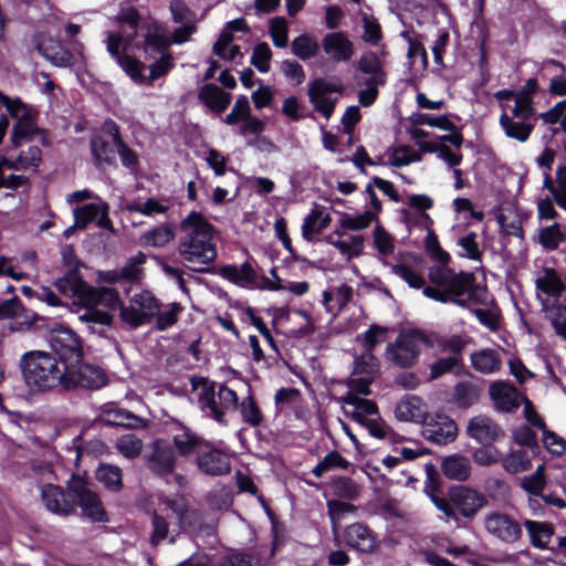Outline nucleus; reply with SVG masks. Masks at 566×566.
<instances>
[{
    "label": "nucleus",
    "instance_id": "obj_1",
    "mask_svg": "<svg viewBox=\"0 0 566 566\" xmlns=\"http://www.w3.org/2000/svg\"><path fill=\"white\" fill-rule=\"evenodd\" d=\"M180 231L177 247L179 256L191 271L207 272L206 266L218 256L213 227L201 213L192 211L180 222Z\"/></svg>",
    "mask_w": 566,
    "mask_h": 566
},
{
    "label": "nucleus",
    "instance_id": "obj_2",
    "mask_svg": "<svg viewBox=\"0 0 566 566\" xmlns=\"http://www.w3.org/2000/svg\"><path fill=\"white\" fill-rule=\"evenodd\" d=\"M67 365L44 350L24 353L19 359V368L25 385L35 391L64 389Z\"/></svg>",
    "mask_w": 566,
    "mask_h": 566
},
{
    "label": "nucleus",
    "instance_id": "obj_3",
    "mask_svg": "<svg viewBox=\"0 0 566 566\" xmlns=\"http://www.w3.org/2000/svg\"><path fill=\"white\" fill-rule=\"evenodd\" d=\"M429 280L434 286H426L423 294L434 301L451 302L459 306H467L472 296L473 274L454 272L448 266H431Z\"/></svg>",
    "mask_w": 566,
    "mask_h": 566
},
{
    "label": "nucleus",
    "instance_id": "obj_4",
    "mask_svg": "<svg viewBox=\"0 0 566 566\" xmlns=\"http://www.w3.org/2000/svg\"><path fill=\"white\" fill-rule=\"evenodd\" d=\"M190 384L192 389L198 392L201 411L217 422L224 423L226 415L237 409L239 398L233 389L224 385L217 388L213 381L205 377H192Z\"/></svg>",
    "mask_w": 566,
    "mask_h": 566
},
{
    "label": "nucleus",
    "instance_id": "obj_5",
    "mask_svg": "<svg viewBox=\"0 0 566 566\" xmlns=\"http://www.w3.org/2000/svg\"><path fill=\"white\" fill-rule=\"evenodd\" d=\"M55 287L64 295L75 298V304L103 305L113 308L119 302L118 292L111 287H94L87 284L75 270L55 281Z\"/></svg>",
    "mask_w": 566,
    "mask_h": 566
},
{
    "label": "nucleus",
    "instance_id": "obj_6",
    "mask_svg": "<svg viewBox=\"0 0 566 566\" xmlns=\"http://www.w3.org/2000/svg\"><path fill=\"white\" fill-rule=\"evenodd\" d=\"M434 506L441 511L448 520L458 522L459 516L473 520L478 512L488 505V499L481 492L467 488L455 486L449 491V499L430 494Z\"/></svg>",
    "mask_w": 566,
    "mask_h": 566
},
{
    "label": "nucleus",
    "instance_id": "obj_7",
    "mask_svg": "<svg viewBox=\"0 0 566 566\" xmlns=\"http://www.w3.org/2000/svg\"><path fill=\"white\" fill-rule=\"evenodd\" d=\"M428 343L427 336L419 331L405 332L387 345L385 357L397 367L409 368L417 363L422 347Z\"/></svg>",
    "mask_w": 566,
    "mask_h": 566
},
{
    "label": "nucleus",
    "instance_id": "obj_8",
    "mask_svg": "<svg viewBox=\"0 0 566 566\" xmlns=\"http://www.w3.org/2000/svg\"><path fill=\"white\" fill-rule=\"evenodd\" d=\"M161 302L148 290L134 294L128 304H120L119 317L132 328L149 324L158 314Z\"/></svg>",
    "mask_w": 566,
    "mask_h": 566
},
{
    "label": "nucleus",
    "instance_id": "obj_9",
    "mask_svg": "<svg viewBox=\"0 0 566 566\" xmlns=\"http://www.w3.org/2000/svg\"><path fill=\"white\" fill-rule=\"evenodd\" d=\"M107 382V374L102 367L81 359L77 364L67 365L64 390H98Z\"/></svg>",
    "mask_w": 566,
    "mask_h": 566
},
{
    "label": "nucleus",
    "instance_id": "obj_10",
    "mask_svg": "<svg viewBox=\"0 0 566 566\" xmlns=\"http://www.w3.org/2000/svg\"><path fill=\"white\" fill-rule=\"evenodd\" d=\"M67 489L76 502V507H81L83 517L90 520L91 522L107 521L106 512L103 507L98 494L93 491L84 480L80 478H73L69 482Z\"/></svg>",
    "mask_w": 566,
    "mask_h": 566
},
{
    "label": "nucleus",
    "instance_id": "obj_11",
    "mask_svg": "<svg viewBox=\"0 0 566 566\" xmlns=\"http://www.w3.org/2000/svg\"><path fill=\"white\" fill-rule=\"evenodd\" d=\"M9 114L17 120L11 133V143L15 148L35 135L41 136L42 145H49L46 133L36 127L31 111L20 99L17 98L13 106L9 107Z\"/></svg>",
    "mask_w": 566,
    "mask_h": 566
},
{
    "label": "nucleus",
    "instance_id": "obj_12",
    "mask_svg": "<svg viewBox=\"0 0 566 566\" xmlns=\"http://www.w3.org/2000/svg\"><path fill=\"white\" fill-rule=\"evenodd\" d=\"M483 526L486 533L505 544H514L522 538V526L511 515L493 511L483 518Z\"/></svg>",
    "mask_w": 566,
    "mask_h": 566
},
{
    "label": "nucleus",
    "instance_id": "obj_13",
    "mask_svg": "<svg viewBox=\"0 0 566 566\" xmlns=\"http://www.w3.org/2000/svg\"><path fill=\"white\" fill-rule=\"evenodd\" d=\"M50 346L62 365L71 366L82 359L83 350L80 338L71 329H54L50 336Z\"/></svg>",
    "mask_w": 566,
    "mask_h": 566
},
{
    "label": "nucleus",
    "instance_id": "obj_14",
    "mask_svg": "<svg viewBox=\"0 0 566 566\" xmlns=\"http://www.w3.org/2000/svg\"><path fill=\"white\" fill-rule=\"evenodd\" d=\"M344 86L338 80L316 78L308 84V98L314 109L326 119L333 115L337 98L328 96L329 93H342Z\"/></svg>",
    "mask_w": 566,
    "mask_h": 566
},
{
    "label": "nucleus",
    "instance_id": "obj_15",
    "mask_svg": "<svg viewBox=\"0 0 566 566\" xmlns=\"http://www.w3.org/2000/svg\"><path fill=\"white\" fill-rule=\"evenodd\" d=\"M41 501L49 512L59 516H70L76 511V502L70 490L66 493L63 488L52 482H46L41 488Z\"/></svg>",
    "mask_w": 566,
    "mask_h": 566
},
{
    "label": "nucleus",
    "instance_id": "obj_16",
    "mask_svg": "<svg viewBox=\"0 0 566 566\" xmlns=\"http://www.w3.org/2000/svg\"><path fill=\"white\" fill-rule=\"evenodd\" d=\"M129 40L130 38H107V50L127 75L134 81L143 82L145 65L129 55Z\"/></svg>",
    "mask_w": 566,
    "mask_h": 566
},
{
    "label": "nucleus",
    "instance_id": "obj_17",
    "mask_svg": "<svg viewBox=\"0 0 566 566\" xmlns=\"http://www.w3.org/2000/svg\"><path fill=\"white\" fill-rule=\"evenodd\" d=\"M197 465L207 475L220 476L230 473L231 459L228 453L206 442L197 454Z\"/></svg>",
    "mask_w": 566,
    "mask_h": 566
},
{
    "label": "nucleus",
    "instance_id": "obj_18",
    "mask_svg": "<svg viewBox=\"0 0 566 566\" xmlns=\"http://www.w3.org/2000/svg\"><path fill=\"white\" fill-rule=\"evenodd\" d=\"M148 469L157 475L171 473L176 465V455L172 447L164 441H155L145 455Z\"/></svg>",
    "mask_w": 566,
    "mask_h": 566
},
{
    "label": "nucleus",
    "instance_id": "obj_19",
    "mask_svg": "<svg viewBox=\"0 0 566 566\" xmlns=\"http://www.w3.org/2000/svg\"><path fill=\"white\" fill-rule=\"evenodd\" d=\"M467 433L482 446H491L505 436L504 430L493 419L483 415L469 420Z\"/></svg>",
    "mask_w": 566,
    "mask_h": 566
},
{
    "label": "nucleus",
    "instance_id": "obj_20",
    "mask_svg": "<svg viewBox=\"0 0 566 566\" xmlns=\"http://www.w3.org/2000/svg\"><path fill=\"white\" fill-rule=\"evenodd\" d=\"M343 537L348 547L363 554H373L378 547L376 534L360 522L347 525Z\"/></svg>",
    "mask_w": 566,
    "mask_h": 566
},
{
    "label": "nucleus",
    "instance_id": "obj_21",
    "mask_svg": "<svg viewBox=\"0 0 566 566\" xmlns=\"http://www.w3.org/2000/svg\"><path fill=\"white\" fill-rule=\"evenodd\" d=\"M422 434L437 444H447L457 438L458 427L450 417L437 415L436 418L427 419Z\"/></svg>",
    "mask_w": 566,
    "mask_h": 566
},
{
    "label": "nucleus",
    "instance_id": "obj_22",
    "mask_svg": "<svg viewBox=\"0 0 566 566\" xmlns=\"http://www.w3.org/2000/svg\"><path fill=\"white\" fill-rule=\"evenodd\" d=\"M219 274L223 279L242 287L265 289V277L259 276L250 262H245L241 265L228 264L221 266L219 269Z\"/></svg>",
    "mask_w": 566,
    "mask_h": 566
},
{
    "label": "nucleus",
    "instance_id": "obj_23",
    "mask_svg": "<svg viewBox=\"0 0 566 566\" xmlns=\"http://www.w3.org/2000/svg\"><path fill=\"white\" fill-rule=\"evenodd\" d=\"M98 421L106 426H119L125 428L146 427V421L143 418L114 403L102 406Z\"/></svg>",
    "mask_w": 566,
    "mask_h": 566
},
{
    "label": "nucleus",
    "instance_id": "obj_24",
    "mask_svg": "<svg viewBox=\"0 0 566 566\" xmlns=\"http://www.w3.org/2000/svg\"><path fill=\"white\" fill-rule=\"evenodd\" d=\"M395 416L400 421L416 423H424L429 418L427 405L417 396L401 399L395 408Z\"/></svg>",
    "mask_w": 566,
    "mask_h": 566
},
{
    "label": "nucleus",
    "instance_id": "obj_25",
    "mask_svg": "<svg viewBox=\"0 0 566 566\" xmlns=\"http://www.w3.org/2000/svg\"><path fill=\"white\" fill-rule=\"evenodd\" d=\"M81 311L77 312V319L92 333L103 335L106 327L113 323L114 316L108 312L98 310V305L77 304Z\"/></svg>",
    "mask_w": 566,
    "mask_h": 566
},
{
    "label": "nucleus",
    "instance_id": "obj_26",
    "mask_svg": "<svg viewBox=\"0 0 566 566\" xmlns=\"http://www.w3.org/2000/svg\"><path fill=\"white\" fill-rule=\"evenodd\" d=\"M170 11L174 21L180 24L170 35H192L197 32V15L182 0H172Z\"/></svg>",
    "mask_w": 566,
    "mask_h": 566
},
{
    "label": "nucleus",
    "instance_id": "obj_27",
    "mask_svg": "<svg viewBox=\"0 0 566 566\" xmlns=\"http://www.w3.org/2000/svg\"><path fill=\"white\" fill-rule=\"evenodd\" d=\"M339 401L344 406L352 408L345 412L359 424L369 419L371 416H377L378 413V408L374 401L360 398L353 392L345 394L339 398Z\"/></svg>",
    "mask_w": 566,
    "mask_h": 566
},
{
    "label": "nucleus",
    "instance_id": "obj_28",
    "mask_svg": "<svg viewBox=\"0 0 566 566\" xmlns=\"http://www.w3.org/2000/svg\"><path fill=\"white\" fill-rule=\"evenodd\" d=\"M490 397L496 409L510 412L520 406L517 390L502 381L493 382L489 388Z\"/></svg>",
    "mask_w": 566,
    "mask_h": 566
},
{
    "label": "nucleus",
    "instance_id": "obj_29",
    "mask_svg": "<svg viewBox=\"0 0 566 566\" xmlns=\"http://www.w3.org/2000/svg\"><path fill=\"white\" fill-rule=\"evenodd\" d=\"M441 470L446 478L464 482L470 479L472 473L471 461L462 454H452L443 459Z\"/></svg>",
    "mask_w": 566,
    "mask_h": 566
},
{
    "label": "nucleus",
    "instance_id": "obj_30",
    "mask_svg": "<svg viewBox=\"0 0 566 566\" xmlns=\"http://www.w3.org/2000/svg\"><path fill=\"white\" fill-rule=\"evenodd\" d=\"M199 101L214 113H222L231 102V95L216 84H206L199 88Z\"/></svg>",
    "mask_w": 566,
    "mask_h": 566
},
{
    "label": "nucleus",
    "instance_id": "obj_31",
    "mask_svg": "<svg viewBox=\"0 0 566 566\" xmlns=\"http://www.w3.org/2000/svg\"><path fill=\"white\" fill-rule=\"evenodd\" d=\"M534 119H515L506 114H501L500 125L509 138L526 142L534 129Z\"/></svg>",
    "mask_w": 566,
    "mask_h": 566
},
{
    "label": "nucleus",
    "instance_id": "obj_32",
    "mask_svg": "<svg viewBox=\"0 0 566 566\" xmlns=\"http://www.w3.org/2000/svg\"><path fill=\"white\" fill-rule=\"evenodd\" d=\"M472 367L481 374H494L501 369L502 360L500 354L491 348H484L471 354Z\"/></svg>",
    "mask_w": 566,
    "mask_h": 566
},
{
    "label": "nucleus",
    "instance_id": "obj_33",
    "mask_svg": "<svg viewBox=\"0 0 566 566\" xmlns=\"http://www.w3.org/2000/svg\"><path fill=\"white\" fill-rule=\"evenodd\" d=\"M38 49L43 56L57 66H67L72 63V53L60 46L57 38H44L38 43Z\"/></svg>",
    "mask_w": 566,
    "mask_h": 566
},
{
    "label": "nucleus",
    "instance_id": "obj_34",
    "mask_svg": "<svg viewBox=\"0 0 566 566\" xmlns=\"http://www.w3.org/2000/svg\"><path fill=\"white\" fill-rule=\"evenodd\" d=\"M502 114L512 116L515 119H534L535 111L533 108V98H528L526 94L518 93L512 103L501 104Z\"/></svg>",
    "mask_w": 566,
    "mask_h": 566
},
{
    "label": "nucleus",
    "instance_id": "obj_35",
    "mask_svg": "<svg viewBox=\"0 0 566 566\" xmlns=\"http://www.w3.org/2000/svg\"><path fill=\"white\" fill-rule=\"evenodd\" d=\"M174 446L180 455L198 454L206 441L187 428L174 434Z\"/></svg>",
    "mask_w": 566,
    "mask_h": 566
},
{
    "label": "nucleus",
    "instance_id": "obj_36",
    "mask_svg": "<svg viewBox=\"0 0 566 566\" xmlns=\"http://www.w3.org/2000/svg\"><path fill=\"white\" fill-rule=\"evenodd\" d=\"M159 511L161 514L170 511L171 515L176 517L178 525L181 526L185 522L189 506L182 495H159L158 496Z\"/></svg>",
    "mask_w": 566,
    "mask_h": 566
},
{
    "label": "nucleus",
    "instance_id": "obj_37",
    "mask_svg": "<svg viewBox=\"0 0 566 566\" xmlns=\"http://www.w3.org/2000/svg\"><path fill=\"white\" fill-rule=\"evenodd\" d=\"M331 216L324 214L322 210H312L303 220L302 235L306 241H312L313 235L322 232L331 223Z\"/></svg>",
    "mask_w": 566,
    "mask_h": 566
},
{
    "label": "nucleus",
    "instance_id": "obj_38",
    "mask_svg": "<svg viewBox=\"0 0 566 566\" xmlns=\"http://www.w3.org/2000/svg\"><path fill=\"white\" fill-rule=\"evenodd\" d=\"M501 463L509 474H518L532 468V460L523 449L511 450L506 455H502Z\"/></svg>",
    "mask_w": 566,
    "mask_h": 566
},
{
    "label": "nucleus",
    "instance_id": "obj_39",
    "mask_svg": "<svg viewBox=\"0 0 566 566\" xmlns=\"http://www.w3.org/2000/svg\"><path fill=\"white\" fill-rule=\"evenodd\" d=\"M482 389L471 381H462L454 387L453 400L458 407L467 409L476 403L481 397Z\"/></svg>",
    "mask_w": 566,
    "mask_h": 566
},
{
    "label": "nucleus",
    "instance_id": "obj_40",
    "mask_svg": "<svg viewBox=\"0 0 566 566\" xmlns=\"http://www.w3.org/2000/svg\"><path fill=\"white\" fill-rule=\"evenodd\" d=\"M525 527L533 546L537 548L547 547L554 534L553 526L549 523L527 520L525 521Z\"/></svg>",
    "mask_w": 566,
    "mask_h": 566
},
{
    "label": "nucleus",
    "instance_id": "obj_41",
    "mask_svg": "<svg viewBox=\"0 0 566 566\" xmlns=\"http://www.w3.org/2000/svg\"><path fill=\"white\" fill-rule=\"evenodd\" d=\"M146 262V255L143 252H138L134 256L129 258L127 262L119 268V273L123 281L133 284H139L144 276V264Z\"/></svg>",
    "mask_w": 566,
    "mask_h": 566
},
{
    "label": "nucleus",
    "instance_id": "obj_42",
    "mask_svg": "<svg viewBox=\"0 0 566 566\" xmlns=\"http://www.w3.org/2000/svg\"><path fill=\"white\" fill-rule=\"evenodd\" d=\"M323 48L335 61H346L353 55V46L347 38H324Z\"/></svg>",
    "mask_w": 566,
    "mask_h": 566
},
{
    "label": "nucleus",
    "instance_id": "obj_43",
    "mask_svg": "<svg viewBox=\"0 0 566 566\" xmlns=\"http://www.w3.org/2000/svg\"><path fill=\"white\" fill-rule=\"evenodd\" d=\"M104 129L112 136L113 144L117 148L123 165L126 167L134 166L137 163V155L123 142L116 124L112 120L106 122Z\"/></svg>",
    "mask_w": 566,
    "mask_h": 566
},
{
    "label": "nucleus",
    "instance_id": "obj_44",
    "mask_svg": "<svg viewBox=\"0 0 566 566\" xmlns=\"http://www.w3.org/2000/svg\"><path fill=\"white\" fill-rule=\"evenodd\" d=\"M174 238V230L167 224H161L143 233V235L140 237V242L144 245L163 248L166 247L169 242H171Z\"/></svg>",
    "mask_w": 566,
    "mask_h": 566
},
{
    "label": "nucleus",
    "instance_id": "obj_45",
    "mask_svg": "<svg viewBox=\"0 0 566 566\" xmlns=\"http://www.w3.org/2000/svg\"><path fill=\"white\" fill-rule=\"evenodd\" d=\"M538 291L551 295L559 296L565 289L559 275L553 269H545L544 274L535 281Z\"/></svg>",
    "mask_w": 566,
    "mask_h": 566
},
{
    "label": "nucleus",
    "instance_id": "obj_46",
    "mask_svg": "<svg viewBox=\"0 0 566 566\" xmlns=\"http://www.w3.org/2000/svg\"><path fill=\"white\" fill-rule=\"evenodd\" d=\"M359 70L367 74L366 80L374 81V83H385L386 74L381 70V64L375 53H366L358 61Z\"/></svg>",
    "mask_w": 566,
    "mask_h": 566
},
{
    "label": "nucleus",
    "instance_id": "obj_47",
    "mask_svg": "<svg viewBox=\"0 0 566 566\" xmlns=\"http://www.w3.org/2000/svg\"><path fill=\"white\" fill-rule=\"evenodd\" d=\"M379 361L370 352H363L354 359L353 376H368L374 378L379 373Z\"/></svg>",
    "mask_w": 566,
    "mask_h": 566
},
{
    "label": "nucleus",
    "instance_id": "obj_48",
    "mask_svg": "<svg viewBox=\"0 0 566 566\" xmlns=\"http://www.w3.org/2000/svg\"><path fill=\"white\" fill-rule=\"evenodd\" d=\"M91 150L97 166L115 164V150L112 144L103 137H94L91 140Z\"/></svg>",
    "mask_w": 566,
    "mask_h": 566
},
{
    "label": "nucleus",
    "instance_id": "obj_49",
    "mask_svg": "<svg viewBox=\"0 0 566 566\" xmlns=\"http://www.w3.org/2000/svg\"><path fill=\"white\" fill-rule=\"evenodd\" d=\"M96 479L112 491H119L123 486L122 470L113 464H99L96 470Z\"/></svg>",
    "mask_w": 566,
    "mask_h": 566
},
{
    "label": "nucleus",
    "instance_id": "obj_50",
    "mask_svg": "<svg viewBox=\"0 0 566 566\" xmlns=\"http://www.w3.org/2000/svg\"><path fill=\"white\" fill-rule=\"evenodd\" d=\"M327 513L332 522V530L334 533L337 532L340 522L348 514H354L357 507L350 503L342 502L337 500H329L326 503Z\"/></svg>",
    "mask_w": 566,
    "mask_h": 566
},
{
    "label": "nucleus",
    "instance_id": "obj_51",
    "mask_svg": "<svg viewBox=\"0 0 566 566\" xmlns=\"http://www.w3.org/2000/svg\"><path fill=\"white\" fill-rule=\"evenodd\" d=\"M184 307L179 303H170L161 310L158 306V314H156V327L159 331H166L178 322V316Z\"/></svg>",
    "mask_w": 566,
    "mask_h": 566
},
{
    "label": "nucleus",
    "instance_id": "obj_52",
    "mask_svg": "<svg viewBox=\"0 0 566 566\" xmlns=\"http://www.w3.org/2000/svg\"><path fill=\"white\" fill-rule=\"evenodd\" d=\"M325 240L348 259L359 255L364 248V240L360 235H350L348 240H333L332 235H328Z\"/></svg>",
    "mask_w": 566,
    "mask_h": 566
},
{
    "label": "nucleus",
    "instance_id": "obj_53",
    "mask_svg": "<svg viewBox=\"0 0 566 566\" xmlns=\"http://www.w3.org/2000/svg\"><path fill=\"white\" fill-rule=\"evenodd\" d=\"M545 467L541 464L536 470L521 480V488L527 493L539 496L545 488Z\"/></svg>",
    "mask_w": 566,
    "mask_h": 566
},
{
    "label": "nucleus",
    "instance_id": "obj_54",
    "mask_svg": "<svg viewBox=\"0 0 566 566\" xmlns=\"http://www.w3.org/2000/svg\"><path fill=\"white\" fill-rule=\"evenodd\" d=\"M115 447L123 457L134 459L142 453L143 441L135 434L127 433L116 440Z\"/></svg>",
    "mask_w": 566,
    "mask_h": 566
},
{
    "label": "nucleus",
    "instance_id": "obj_55",
    "mask_svg": "<svg viewBox=\"0 0 566 566\" xmlns=\"http://www.w3.org/2000/svg\"><path fill=\"white\" fill-rule=\"evenodd\" d=\"M349 462L337 451H331L327 453L322 461H319L312 470V473L316 478H321L323 473L335 469H347Z\"/></svg>",
    "mask_w": 566,
    "mask_h": 566
},
{
    "label": "nucleus",
    "instance_id": "obj_56",
    "mask_svg": "<svg viewBox=\"0 0 566 566\" xmlns=\"http://www.w3.org/2000/svg\"><path fill=\"white\" fill-rule=\"evenodd\" d=\"M391 272L403 280L412 289H424V279L413 268L406 263L391 265Z\"/></svg>",
    "mask_w": 566,
    "mask_h": 566
},
{
    "label": "nucleus",
    "instance_id": "obj_57",
    "mask_svg": "<svg viewBox=\"0 0 566 566\" xmlns=\"http://www.w3.org/2000/svg\"><path fill=\"white\" fill-rule=\"evenodd\" d=\"M424 248L428 255L440 263L439 266H447L450 262V254L441 248L433 230L428 231L424 238Z\"/></svg>",
    "mask_w": 566,
    "mask_h": 566
},
{
    "label": "nucleus",
    "instance_id": "obj_58",
    "mask_svg": "<svg viewBox=\"0 0 566 566\" xmlns=\"http://www.w3.org/2000/svg\"><path fill=\"white\" fill-rule=\"evenodd\" d=\"M168 535L169 524L167 518L160 512L154 511L151 515L150 544L157 546L163 541L167 539Z\"/></svg>",
    "mask_w": 566,
    "mask_h": 566
},
{
    "label": "nucleus",
    "instance_id": "obj_59",
    "mask_svg": "<svg viewBox=\"0 0 566 566\" xmlns=\"http://www.w3.org/2000/svg\"><path fill=\"white\" fill-rule=\"evenodd\" d=\"M458 245L461 248L459 256L465 258L472 261H481L482 251L476 241V234L471 232L467 235L461 237L458 240Z\"/></svg>",
    "mask_w": 566,
    "mask_h": 566
},
{
    "label": "nucleus",
    "instance_id": "obj_60",
    "mask_svg": "<svg viewBox=\"0 0 566 566\" xmlns=\"http://www.w3.org/2000/svg\"><path fill=\"white\" fill-rule=\"evenodd\" d=\"M386 333V327L371 325L363 335L357 336V342L363 345L365 352L373 353L374 348L385 340Z\"/></svg>",
    "mask_w": 566,
    "mask_h": 566
},
{
    "label": "nucleus",
    "instance_id": "obj_61",
    "mask_svg": "<svg viewBox=\"0 0 566 566\" xmlns=\"http://www.w3.org/2000/svg\"><path fill=\"white\" fill-rule=\"evenodd\" d=\"M333 490L335 495L346 500H355L360 493V486L349 478H337L334 480Z\"/></svg>",
    "mask_w": 566,
    "mask_h": 566
},
{
    "label": "nucleus",
    "instance_id": "obj_62",
    "mask_svg": "<svg viewBox=\"0 0 566 566\" xmlns=\"http://www.w3.org/2000/svg\"><path fill=\"white\" fill-rule=\"evenodd\" d=\"M472 459L480 467H490L502 460V453L499 449L491 446L478 448L472 453Z\"/></svg>",
    "mask_w": 566,
    "mask_h": 566
},
{
    "label": "nucleus",
    "instance_id": "obj_63",
    "mask_svg": "<svg viewBox=\"0 0 566 566\" xmlns=\"http://www.w3.org/2000/svg\"><path fill=\"white\" fill-rule=\"evenodd\" d=\"M102 206L103 205L98 203H87L76 208L73 211L76 226H78L80 229H84L90 222L95 221L102 211Z\"/></svg>",
    "mask_w": 566,
    "mask_h": 566
},
{
    "label": "nucleus",
    "instance_id": "obj_64",
    "mask_svg": "<svg viewBox=\"0 0 566 566\" xmlns=\"http://www.w3.org/2000/svg\"><path fill=\"white\" fill-rule=\"evenodd\" d=\"M240 412L243 421L252 427L259 426L263 420L262 412L251 396L242 400Z\"/></svg>",
    "mask_w": 566,
    "mask_h": 566
}]
</instances>
